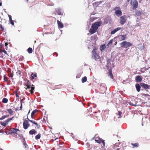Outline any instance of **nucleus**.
I'll return each instance as SVG.
<instances>
[{"instance_id": "obj_1", "label": "nucleus", "mask_w": 150, "mask_h": 150, "mask_svg": "<svg viewBox=\"0 0 150 150\" xmlns=\"http://www.w3.org/2000/svg\"><path fill=\"white\" fill-rule=\"evenodd\" d=\"M102 24V22L101 21L96 22L93 23L89 30V32L91 34L94 33L97 31L98 27Z\"/></svg>"}, {"instance_id": "obj_2", "label": "nucleus", "mask_w": 150, "mask_h": 150, "mask_svg": "<svg viewBox=\"0 0 150 150\" xmlns=\"http://www.w3.org/2000/svg\"><path fill=\"white\" fill-rule=\"evenodd\" d=\"M121 47L122 48H127L132 45V44L129 42L123 41L120 44Z\"/></svg>"}, {"instance_id": "obj_3", "label": "nucleus", "mask_w": 150, "mask_h": 150, "mask_svg": "<svg viewBox=\"0 0 150 150\" xmlns=\"http://www.w3.org/2000/svg\"><path fill=\"white\" fill-rule=\"evenodd\" d=\"M114 10L115 11V13L117 16H120L122 15V13L120 7H115Z\"/></svg>"}, {"instance_id": "obj_4", "label": "nucleus", "mask_w": 150, "mask_h": 150, "mask_svg": "<svg viewBox=\"0 0 150 150\" xmlns=\"http://www.w3.org/2000/svg\"><path fill=\"white\" fill-rule=\"evenodd\" d=\"M96 48H94L92 51V57L95 60L99 59L100 58V56L96 52Z\"/></svg>"}, {"instance_id": "obj_5", "label": "nucleus", "mask_w": 150, "mask_h": 150, "mask_svg": "<svg viewBox=\"0 0 150 150\" xmlns=\"http://www.w3.org/2000/svg\"><path fill=\"white\" fill-rule=\"evenodd\" d=\"M131 4L133 6V9H135L138 7V2L136 0H131Z\"/></svg>"}, {"instance_id": "obj_6", "label": "nucleus", "mask_w": 150, "mask_h": 150, "mask_svg": "<svg viewBox=\"0 0 150 150\" xmlns=\"http://www.w3.org/2000/svg\"><path fill=\"white\" fill-rule=\"evenodd\" d=\"M120 23L122 25L124 24L126 21L127 16L124 15L120 17Z\"/></svg>"}, {"instance_id": "obj_7", "label": "nucleus", "mask_w": 150, "mask_h": 150, "mask_svg": "<svg viewBox=\"0 0 150 150\" xmlns=\"http://www.w3.org/2000/svg\"><path fill=\"white\" fill-rule=\"evenodd\" d=\"M23 127L24 129H28L29 126V124L27 120H25L23 123Z\"/></svg>"}, {"instance_id": "obj_8", "label": "nucleus", "mask_w": 150, "mask_h": 150, "mask_svg": "<svg viewBox=\"0 0 150 150\" xmlns=\"http://www.w3.org/2000/svg\"><path fill=\"white\" fill-rule=\"evenodd\" d=\"M32 86L31 87H30V86L31 85H26V86L27 87V88L28 89H30L31 88V90L30 91V93L31 94H32L33 93V90L35 89V87L34 85H32Z\"/></svg>"}, {"instance_id": "obj_9", "label": "nucleus", "mask_w": 150, "mask_h": 150, "mask_svg": "<svg viewBox=\"0 0 150 150\" xmlns=\"http://www.w3.org/2000/svg\"><path fill=\"white\" fill-rule=\"evenodd\" d=\"M111 18L109 16H108L106 17L105 18L104 21V23L105 24H107L108 22L110 23L111 22Z\"/></svg>"}, {"instance_id": "obj_10", "label": "nucleus", "mask_w": 150, "mask_h": 150, "mask_svg": "<svg viewBox=\"0 0 150 150\" xmlns=\"http://www.w3.org/2000/svg\"><path fill=\"white\" fill-rule=\"evenodd\" d=\"M140 85L145 90L149 89V86L148 84L142 83H140Z\"/></svg>"}, {"instance_id": "obj_11", "label": "nucleus", "mask_w": 150, "mask_h": 150, "mask_svg": "<svg viewBox=\"0 0 150 150\" xmlns=\"http://www.w3.org/2000/svg\"><path fill=\"white\" fill-rule=\"evenodd\" d=\"M135 79L137 82H140L142 81V78L141 76H137L135 77Z\"/></svg>"}, {"instance_id": "obj_12", "label": "nucleus", "mask_w": 150, "mask_h": 150, "mask_svg": "<svg viewBox=\"0 0 150 150\" xmlns=\"http://www.w3.org/2000/svg\"><path fill=\"white\" fill-rule=\"evenodd\" d=\"M126 35H120L118 37V39L120 41L124 40L126 39Z\"/></svg>"}, {"instance_id": "obj_13", "label": "nucleus", "mask_w": 150, "mask_h": 150, "mask_svg": "<svg viewBox=\"0 0 150 150\" xmlns=\"http://www.w3.org/2000/svg\"><path fill=\"white\" fill-rule=\"evenodd\" d=\"M121 29V28L120 27H118L117 28L114 29L111 32V34L113 35L117 31L120 30Z\"/></svg>"}, {"instance_id": "obj_14", "label": "nucleus", "mask_w": 150, "mask_h": 150, "mask_svg": "<svg viewBox=\"0 0 150 150\" xmlns=\"http://www.w3.org/2000/svg\"><path fill=\"white\" fill-rule=\"evenodd\" d=\"M29 113H30V111L28 112V114L27 115V118L28 120V121L30 122H31L32 123L34 124L36 126H38L39 125L36 122H35V121H33L32 120H31L29 119V118L28 117V115L29 114Z\"/></svg>"}, {"instance_id": "obj_15", "label": "nucleus", "mask_w": 150, "mask_h": 150, "mask_svg": "<svg viewBox=\"0 0 150 150\" xmlns=\"http://www.w3.org/2000/svg\"><path fill=\"white\" fill-rule=\"evenodd\" d=\"M57 23L58 26L59 28H62L63 27V24L62 22H60L59 21L57 20Z\"/></svg>"}, {"instance_id": "obj_16", "label": "nucleus", "mask_w": 150, "mask_h": 150, "mask_svg": "<svg viewBox=\"0 0 150 150\" xmlns=\"http://www.w3.org/2000/svg\"><path fill=\"white\" fill-rule=\"evenodd\" d=\"M30 79L31 81H33L35 77L37 76V74H33V73H32L31 74Z\"/></svg>"}, {"instance_id": "obj_17", "label": "nucleus", "mask_w": 150, "mask_h": 150, "mask_svg": "<svg viewBox=\"0 0 150 150\" xmlns=\"http://www.w3.org/2000/svg\"><path fill=\"white\" fill-rule=\"evenodd\" d=\"M135 86L137 91L138 92H139L140 90V87L139 85L138 84H136L135 85Z\"/></svg>"}, {"instance_id": "obj_18", "label": "nucleus", "mask_w": 150, "mask_h": 150, "mask_svg": "<svg viewBox=\"0 0 150 150\" xmlns=\"http://www.w3.org/2000/svg\"><path fill=\"white\" fill-rule=\"evenodd\" d=\"M109 75L112 79H113V76L112 73V70L111 69H110L109 70Z\"/></svg>"}, {"instance_id": "obj_19", "label": "nucleus", "mask_w": 150, "mask_h": 150, "mask_svg": "<svg viewBox=\"0 0 150 150\" xmlns=\"http://www.w3.org/2000/svg\"><path fill=\"white\" fill-rule=\"evenodd\" d=\"M37 133V131L35 130L34 129H32L30 130L29 132V133L30 134H35Z\"/></svg>"}, {"instance_id": "obj_20", "label": "nucleus", "mask_w": 150, "mask_h": 150, "mask_svg": "<svg viewBox=\"0 0 150 150\" xmlns=\"http://www.w3.org/2000/svg\"><path fill=\"white\" fill-rule=\"evenodd\" d=\"M38 111L37 110H35L33 111L31 114V117L32 119L33 118V116Z\"/></svg>"}, {"instance_id": "obj_21", "label": "nucleus", "mask_w": 150, "mask_h": 150, "mask_svg": "<svg viewBox=\"0 0 150 150\" xmlns=\"http://www.w3.org/2000/svg\"><path fill=\"white\" fill-rule=\"evenodd\" d=\"M6 110L8 112V113L11 115L13 114V111L11 109H7Z\"/></svg>"}, {"instance_id": "obj_22", "label": "nucleus", "mask_w": 150, "mask_h": 150, "mask_svg": "<svg viewBox=\"0 0 150 150\" xmlns=\"http://www.w3.org/2000/svg\"><path fill=\"white\" fill-rule=\"evenodd\" d=\"M135 13L137 16H139L142 14V12L141 11L136 10H135Z\"/></svg>"}, {"instance_id": "obj_23", "label": "nucleus", "mask_w": 150, "mask_h": 150, "mask_svg": "<svg viewBox=\"0 0 150 150\" xmlns=\"http://www.w3.org/2000/svg\"><path fill=\"white\" fill-rule=\"evenodd\" d=\"M131 144L133 148L137 147L139 146V144L138 143H132Z\"/></svg>"}, {"instance_id": "obj_24", "label": "nucleus", "mask_w": 150, "mask_h": 150, "mask_svg": "<svg viewBox=\"0 0 150 150\" xmlns=\"http://www.w3.org/2000/svg\"><path fill=\"white\" fill-rule=\"evenodd\" d=\"M23 144L25 146V148H28V147L26 143V142L25 141V140L24 139L23 140Z\"/></svg>"}, {"instance_id": "obj_25", "label": "nucleus", "mask_w": 150, "mask_h": 150, "mask_svg": "<svg viewBox=\"0 0 150 150\" xmlns=\"http://www.w3.org/2000/svg\"><path fill=\"white\" fill-rule=\"evenodd\" d=\"M14 116L10 118H8L7 119V120H6L5 121V122L7 124H8V123L11 120H12L14 118Z\"/></svg>"}, {"instance_id": "obj_26", "label": "nucleus", "mask_w": 150, "mask_h": 150, "mask_svg": "<svg viewBox=\"0 0 150 150\" xmlns=\"http://www.w3.org/2000/svg\"><path fill=\"white\" fill-rule=\"evenodd\" d=\"M87 81V77L86 76H84L81 79V81L82 83H84Z\"/></svg>"}, {"instance_id": "obj_27", "label": "nucleus", "mask_w": 150, "mask_h": 150, "mask_svg": "<svg viewBox=\"0 0 150 150\" xmlns=\"http://www.w3.org/2000/svg\"><path fill=\"white\" fill-rule=\"evenodd\" d=\"M19 61H22L24 59V57L23 56H20L18 57Z\"/></svg>"}, {"instance_id": "obj_28", "label": "nucleus", "mask_w": 150, "mask_h": 150, "mask_svg": "<svg viewBox=\"0 0 150 150\" xmlns=\"http://www.w3.org/2000/svg\"><path fill=\"white\" fill-rule=\"evenodd\" d=\"M57 13L59 15H63V13L60 9H58L57 11Z\"/></svg>"}, {"instance_id": "obj_29", "label": "nucleus", "mask_w": 150, "mask_h": 150, "mask_svg": "<svg viewBox=\"0 0 150 150\" xmlns=\"http://www.w3.org/2000/svg\"><path fill=\"white\" fill-rule=\"evenodd\" d=\"M105 44H104L100 46V50H102L105 49Z\"/></svg>"}, {"instance_id": "obj_30", "label": "nucleus", "mask_w": 150, "mask_h": 150, "mask_svg": "<svg viewBox=\"0 0 150 150\" xmlns=\"http://www.w3.org/2000/svg\"><path fill=\"white\" fill-rule=\"evenodd\" d=\"M8 101V100L6 98H4L2 100V102L4 103H6Z\"/></svg>"}, {"instance_id": "obj_31", "label": "nucleus", "mask_w": 150, "mask_h": 150, "mask_svg": "<svg viewBox=\"0 0 150 150\" xmlns=\"http://www.w3.org/2000/svg\"><path fill=\"white\" fill-rule=\"evenodd\" d=\"M28 52L30 54L32 52V49L31 47H29L27 50Z\"/></svg>"}, {"instance_id": "obj_32", "label": "nucleus", "mask_w": 150, "mask_h": 150, "mask_svg": "<svg viewBox=\"0 0 150 150\" xmlns=\"http://www.w3.org/2000/svg\"><path fill=\"white\" fill-rule=\"evenodd\" d=\"M41 136L40 134L36 135L35 137V139L36 140H38L40 138Z\"/></svg>"}, {"instance_id": "obj_33", "label": "nucleus", "mask_w": 150, "mask_h": 150, "mask_svg": "<svg viewBox=\"0 0 150 150\" xmlns=\"http://www.w3.org/2000/svg\"><path fill=\"white\" fill-rule=\"evenodd\" d=\"M9 115H4L2 116L0 118V120H2L8 117Z\"/></svg>"}, {"instance_id": "obj_34", "label": "nucleus", "mask_w": 150, "mask_h": 150, "mask_svg": "<svg viewBox=\"0 0 150 150\" xmlns=\"http://www.w3.org/2000/svg\"><path fill=\"white\" fill-rule=\"evenodd\" d=\"M101 143H102L103 144L102 147H104L105 145V143L104 142V140L101 139Z\"/></svg>"}, {"instance_id": "obj_35", "label": "nucleus", "mask_w": 150, "mask_h": 150, "mask_svg": "<svg viewBox=\"0 0 150 150\" xmlns=\"http://www.w3.org/2000/svg\"><path fill=\"white\" fill-rule=\"evenodd\" d=\"M101 139H95V141L97 143H98L99 144H100L101 143Z\"/></svg>"}, {"instance_id": "obj_36", "label": "nucleus", "mask_w": 150, "mask_h": 150, "mask_svg": "<svg viewBox=\"0 0 150 150\" xmlns=\"http://www.w3.org/2000/svg\"><path fill=\"white\" fill-rule=\"evenodd\" d=\"M142 95L143 96H144L145 97H149L150 96L148 94H147L142 93Z\"/></svg>"}, {"instance_id": "obj_37", "label": "nucleus", "mask_w": 150, "mask_h": 150, "mask_svg": "<svg viewBox=\"0 0 150 150\" xmlns=\"http://www.w3.org/2000/svg\"><path fill=\"white\" fill-rule=\"evenodd\" d=\"M1 125L6 126V125H7L6 123L5 122V121L3 122H1Z\"/></svg>"}, {"instance_id": "obj_38", "label": "nucleus", "mask_w": 150, "mask_h": 150, "mask_svg": "<svg viewBox=\"0 0 150 150\" xmlns=\"http://www.w3.org/2000/svg\"><path fill=\"white\" fill-rule=\"evenodd\" d=\"M4 80L6 82H7L8 81V78L5 75L4 76Z\"/></svg>"}, {"instance_id": "obj_39", "label": "nucleus", "mask_w": 150, "mask_h": 150, "mask_svg": "<svg viewBox=\"0 0 150 150\" xmlns=\"http://www.w3.org/2000/svg\"><path fill=\"white\" fill-rule=\"evenodd\" d=\"M96 147L95 146L92 147L90 149H88L87 150H96Z\"/></svg>"}, {"instance_id": "obj_40", "label": "nucleus", "mask_w": 150, "mask_h": 150, "mask_svg": "<svg viewBox=\"0 0 150 150\" xmlns=\"http://www.w3.org/2000/svg\"><path fill=\"white\" fill-rule=\"evenodd\" d=\"M11 132L14 134H15L16 133V130H15V129L14 128H13V129L11 130Z\"/></svg>"}, {"instance_id": "obj_41", "label": "nucleus", "mask_w": 150, "mask_h": 150, "mask_svg": "<svg viewBox=\"0 0 150 150\" xmlns=\"http://www.w3.org/2000/svg\"><path fill=\"white\" fill-rule=\"evenodd\" d=\"M17 75H19L20 76H21V71L19 70H18L16 72Z\"/></svg>"}, {"instance_id": "obj_42", "label": "nucleus", "mask_w": 150, "mask_h": 150, "mask_svg": "<svg viewBox=\"0 0 150 150\" xmlns=\"http://www.w3.org/2000/svg\"><path fill=\"white\" fill-rule=\"evenodd\" d=\"M116 150H125L124 149V148L122 147H120L117 148L116 149Z\"/></svg>"}, {"instance_id": "obj_43", "label": "nucleus", "mask_w": 150, "mask_h": 150, "mask_svg": "<svg viewBox=\"0 0 150 150\" xmlns=\"http://www.w3.org/2000/svg\"><path fill=\"white\" fill-rule=\"evenodd\" d=\"M26 85H31V83L28 80L26 83Z\"/></svg>"}, {"instance_id": "obj_44", "label": "nucleus", "mask_w": 150, "mask_h": 150, "mask_svg": "<svg viewBox=\"0 0 150 150\" xmlns=\"http://www.w3.org/2000/svg\"><path fill=\"white\" fill-rule=\"evenodd\" d=\"M9 21H10V23L11 24H12L13 25H14V22L12 20V19L9 20Z\"/></svg>"}, {"instance_id": "obj_45", "label": "nucleus", "mask_w": 150, "mask_h": 150, "mask_svg": "<svg viewBox=\"0 0 150 150\" xmlns=\"http://www.w3.org/2000/svg\"><path fill=\"white\" fill-rule=\"evenodd\" d=\"M8 76L9 77H11V78H12L13 76V73H9L8 74Z\"/></svg>"}, {"instance_id": "obj_46", "label": "nucleus", "mask_w": 150, "mask_h": 150, "mask_svg": "<svg viewBox=\"0 0 150 150\" xmlns=\"http://www.w3.org/2000/svg\"><path fill=\"white\" fill-rule=\"evenodd\" d=\"M0 52H3L4 53H5V54H7V52L5 50H2V49H1V51Z\"/></svg>"}, {"instance_id": "obj_47", "label": "nucleus", "mask_w": 150, "mask_h": 150, "mask_svg": "<svg viewBox=\"0 0 150 150\" xmlns=\"http://www.w3.org/2000/svg\"><path fill=\"white\" fill-rule=\"evenodd\" d=\"M81 76V74H78L76 76V78H79Z\"/></svg>"}, {"instance_id": "obj_48", "label": "nucleus", "mask_w": 150, "mask_h": 150, "mask_svg": "<svg viewBox=\"0 0 150 150\" xmlns=\"http://www.w3.org/2000/svg\"><path fill=\"white\" fill-rule=\"evenodd\" d=\"M118 112V115L120 117H121V115L122 114V112L121 111H119Z\"/></svg>"}, {"instance_id": "obj_49", "label": "nucleus", "mask_w": 150, "mask_h": 150, "mask_svg": "<svg viewBox=\"0 0 150 150\" xmlns=\"http://www.w3.org/2000/svg\"><path fill=\"white\" fill-rule=\"evenodd\" d=\"M113 41V39H111V40H110L109 42L108 43V45H110L112 43V42Z\"/></svg>"}, {"instance_id": "obj_50", "label": "nucleus", "mask_w": 150, "mask_h": 150, "mask_svg": "<svg viewBox=\"0 0 150 150\" xmlns=\"http://www.w3.org/2000/svg\"><path fill=\"white\" fill-rule=\"evenodd\" d=\"M111 60L110 59H108L107 60V62L108 64L109 63H110Z\"/></svg>"}, {"instance_id": "obj_51", "label": "nucleus", "mask_w": 150, "mask_h": 150, "mask_svg": "<svg viewBox=\"0 0 150 150\" xmlns=\"http://www.w3.org/2000/svg\"><path fill=\"white\" fill-rule=\"evenodd\" d=\"M8 17H9V20H11L12 17H11V15H8Z\"/></svg>"}, {"instance_id": "obj_52", "label": "nucleus", "mask_w": 150, "mask_h": 150, "mask_svg": "<svg viewBox=\"0 0 150 150\" xmlns=\"http://www.w3.org/2000/svg\"><path fill=\"white\" fill-rule=\"evenodd\" d=\"M20 109L21 110H22V103H21V106L20 107Z\"/></svg>"}, {"instance_id": "obj_53", "label": "nucleus", "mask_w": 150, "mask_h": 150, "mask_svg": "<svg viewBox=\"0 0 150 150\" xmlns=\"http://www.w3.org/2000/svg\"><path fill=\"white\" fill-rule=\"evenodd\" d=\"M16 97H19V96L18 95V94L17 93H16Z\"/></svg>"}, {"instance_id": "obj_54", "label": "nucleus", "mask_w": 150, "mask_h": 150, "mask_svg": "<svg viewBox=\"0 0 150 150\" xmlns=\"http://www.w3.org/2000/svg\"><path fill=\"white\" fill-rule=\"evenodd\" d=\"M15 130L16 131V132H17V131H19V130L18 129H15Z\"/></svg>"}, {"instance_id": "obj_55", "label": "nucleus", "mask_w": 150, "mask_h": 150, "mask_svg": "<svg viewBox=\"0 0 150 150\" xmlns=\"http://www.w3.org/2000/svg\"><path fill=\"white\" fill-rule=\"evenodd\" d=\"M8 45V43H7V42H6V43H5V46H7Z\"/></svg>"}, {"instance_id": "obj_56", "label": "nucleus", "mask_w": 150, "mask_h": 150, "mask_svg": "<svg viewBox=\"0 0 150 150\" xmlns=\"http://www.w3.org/2000/svg\"><path fill=\"white\" fill-rule=\"evenodd\" d=\"M4 131L3 130L1 131V130H0V133H4Z\"/></svg>"}, {"instance_id": "obj_57", "label": "nucleus", "mask_w": 150, "mask_h": 150, "mask_svg": "<svg viewBox=\"0 0 150 150\" xmlns=\"http://www.w3.org/2000/svg\"><path fill=\"white\" fill-rule=\"evenodd\" d=\"M1 30H2L3 32V31H4V27H2V28H1Z\"/></svg>"}, {"instance_id": "obj_58", "label": "nucleus", "mask_w": 150, "mask_h": 150, "mask_svg": "<svg viewBox=\"0 0 150 150\" xmlns=\"http://www.w3.org/2000/svg\"><path fill=\"white\" fill-rule=\"evenodd\" d=\"M2 27H3L2 26V25L1 24L0 25V28L1 29Z\"/></svg>"}, {"instance_id": "obj_59", "label": "nucleus", "mask_w": 150, "mask_h": 150, "mask_svg": "<svg viewBox=\"0 0 150 150\" xmlns=\"http://www.w3.org/2000/svg\"><path fill=\"white\" fill-rule=\"evenodd\" d=\"M148 142L150 144V139H148Z\"/></svg>"}, {"instance_id": "obj_60", "label": "nucleus", "mask_w": 150, "mask_h": 150, "mask_svg": "<svg viewBox=\"0 0 150 150\" xmlns=\"http://www.w3.org/2000/svg\"><path fill=\"white\" fill-rule=\"evenodd\" d=\"M2 5V3L0 2V6H1Z\"/></svg>"}, {"instance_id": "obj_61", "label": "nucleus", "mask_w": 150, "mask_h": 150, "mask_svg": "<svg viewBox=\"0 0 150 150\" xmlns=\"http://www.w3.org/2000/svg\"><path fill=\"white\" fill-rule=\"evenodd\" d=\"M2 47L1 46H0V51H1V49Z\"/></svg>"}, {"instance_id": "obj_62", "label": "nucleus", "mask_w": 150, "mask_h": 150, "mask_svg": "<svg viewBox=\"0 0 150 150\" xmlns=\"http://www.w3.org/2000/svg\"><path fill=\"white\" fill-rule=\"evenodd\" d=\"M109 45H108V44L107 45V46L108 47Z\"/></svg>"}, {"instance_id": "obj_63", "label": "nucleus", "mask_w": 150, "mask_h": 150, "mask_svg": "<svg viewBox=\"0 0 150 150\" xmlns=\"http://www.w3.org/2000/svg\"><path fill=\"white\" fill-rule=\"evenodd\" d=\"M117 43V42H115V45H116V44Z\"/></svg>"}, {"instance_id": "obj_64", "label": "nucleus", "mask_w": 150, "mask_h": 150, "mask_svg": "<svg viewBox=\"0 0 150 150\" xmlns=\"http://www.w3.org/2000/svg\"><path fill=\"white\" fill-rule=\"evenodd\" d=\"M130 0H127V2H129V1Z\"/></svg>"}]
</instances>
